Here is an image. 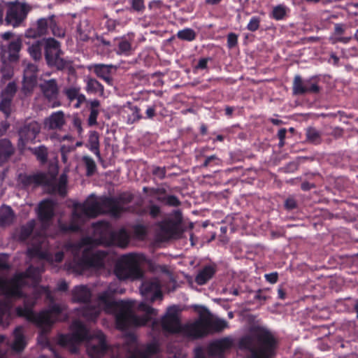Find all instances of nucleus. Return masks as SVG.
Masks as SVG:
<instances>
[{
	"label": "nucleus",
	"instance_id": "f257e3e1",
	"mask_svg": "<svg viewBox=\"0 0 358 358\" xmlns=\"http://www.w3.org/2000/svg\"><path fill=\"white\" fill-rule=\"evenodd\" d=\"M117 292L118 290L109 287L108 291L99 296V307L87 306L83 310V316L89 320H94L100 313L101 306L106 313L115 315L117 327L120 329H124L129 325L143 326L149 321L153 320L157 313L156 309L145 303H141L138 306V310L145 315L143 317L136 316L132 312V308L134 306V301H114L112 299L110 294Z\"/></svg>",
	"mask_w": 358,
	"mask_h": 358
},
{
	"label": "nucleus",
	"instance_id": "f03ea898",
	"mask_svg": "<svg viewBox=\"0 0 358 358\" xmlns=\"http://www.w3.org/2000/svg\"><path fill=\"white\" fill-rule=\"evenodd\" d=\"M122 211V208L115 200L92 195L83 204L74 205L71 224L69 227L61 225V229L64 231H76L79 229L80 224L89 217H94L106 213L117 216Z\"/></svg>",
	"mask_w": 358,
	"mask_h": 358
},
{
	"label": "nucleus",
	"instance_id": "7ed1b4c3",
	"mask_svg": "<svg viewBox=\"0 0 358 358\" xmlns=\"http://www.w3.org/2000/svg\"><path fill=\"white\" fill-rule=\"evenodd\" d=\"M85 340H88L87 353L91 358H100L103 356L106 345L104 336L100 331L90 334L84 325L75 321L71 327V333L59 337V343L76 352V345Z\"/></svg>",
	"mask_w": 358,
	"mask_h": 358
},
{
	"label": "nucleus",
	"instance_id": "20e7f679",
	"mask_svg": "<svg viewBox=\"0 0 358 358\" xmlns=\"http://www.w3.org/2000/svg\"><path fill=\"white\" fill-rule=\"evenodd\" d=\"M243 348L251 352V358H270L276 345V341L271 332L262 327L251 330L250 335L241 341Z\"/></svg>",
	"mask_w": 358,
	"mask_h": 358
},
{
	"label": "nucleus",
	"instance_id": "39448f33",
	"mask_svg": "<svg viewBox=\"0 0 358 358\" xmlns=\"http://www.w3.org/2000/svg\"><path fill=\"white\" fill-rule=\"evenodd\" d=\"M227 327L228 324L225 320L213 318L207 310L202 309L199 318L187 324L184 332L188 338H196L208 334L210 330L220 331Z\"/></svg>",
	"mask_w": 358,
	"mask_h": 358
},
{
	"label": "nucleus",
	"instance_id": "423d86ee",
	"mask_svg": "<svg viewBox=\"0 0 358 358\" xmlns=\"http://www.w3.org/2000/svg\"><path fill=\"white\" fill-rule=\"evenodd\" d=\"M40 270L30 267L25 273L16 275L12 280L7 282L0 278V289L2 292L10 296H17L21 294V287L30 281L35 285L39 280Z\"/></svg>",
	"mask_w": 358,
	"mask_h": 358
},
{
	"label": "nucleus",
	"instance_id": "0eeeda50",
	"mask_svg": "<svg viewBox=\"0 0 358 358\" xmlns=\"http://www.w3.org/2000/svg\"><path fill=\"white\" fill-rule=\"evenodd\" d=\"M143 257L136 254H129L122 256L118 261L115 273L120 280H135L142 276L140 265Z\"/></svg>",
	"mask_w": 358,
	"mask_h": 358
},
{
	"label": "nucleus",
	"instance_id": "6e6552de",
	"mask_svg": "<svg viewBox=\"0 0 358 358\" xmlns=\"http://www.w3.org/2000/svg\"><path fill=\"white\" fill-rule=\"evenodd\" d=\"M143 257L136 254H129L122 256L118 261L115 273L120 280H135L142 276L140 265Z\"/></svg>",
	"mask_w": 358,
	"mask_h": 358
},
{
	"label": "nucleus",
	"instance_id": "1a4fd4ad",
	"mask_svg": "<svg viewBox=\"0 0 358 358\" xmlns=\"http://www.w3.org/2000/svg\"><path fill=\"white\" fill-rule=\"evenodd\" d=\"M92 248V239L90 238L83 239L75 248L76 255L78 256L80 253L83 254L81 262L83 268L99 270L104 265L106 255L100 251L90 252Z\"/></svg>",
	"mask_w": 358,
	"mask_h": 358
},
{
	"label": "nucleus",
	"instance_id": "9d476101",
	"mask_svg": "<svg viewBox=\"0 0 358 358\" xmlns=\"http://www.w3.org/2000/svg\"><path fill=\"white\" fill-rule=\"evenodd\" d=\"M62 310V306L53 304L49 310H44L39 314L34 313L29 308H18L17 313L19 315L26 317L28 320L34 322L45 329L59 320V315Z\"/></svg>",
	"mask_w": 358,
	"mask_h": 358
},
{
	"label": "nucleus",
	"instance_id": "9b49d317",
	"mask_svg": "<svg viewBox=\"0 0 358 358\" xmlns=\"http://www.w3.org/2000/svg\"><path fill=\"white\" fill-rule=\"evenodd\" d=\"M192 322H188L184 326H181L178 318V310L176 306H171L168 308L166 314L162 321V328L169 332L180 333L182 336L188 337L185 334V327Z\"/></svg>",
	"mask_w": 358,
	"mask_h": 358
},
{
	"label": "nucleus",
	"instance_id": "f8f14e48",
	"mask_svg": "<svg viewBox=\"0 0 358 358\" xmlns=\"http://www.w3.org/2000/svg\"><path fill=\"white\" fill-rule=\"evenodd\" d=\"M45 59L50 66H56L57 69H64L66 62L60 57V49L59 43L53 38H48L45 41Z\"/></svg>",
	"mask_w": 358,
	"mask_h": 358
},
{
	"label": "nucleus",
	"instance_id": "ddd939ff",
	"mask_svg": "<svg viewBox=\"0 0 358 358\" xmlns=\"http://www.w3.org/2000/svg\"><path fill=\"white\" fill-rule=\"evenodd\" d=\"M6 22L13 27L18 26L27 16L29 10L28 6L22 3H7Z\"/></svg>",
	"mask_w": 358,
	"mask_h": 358
},
{
	"label": "nucleus",
	"instance_id": "4468645a",
	"mask_svg": "<svg viewBox=\"0 0 358 358\" xmlns=\"http://www.w3.org/2000/svg\"><path fill=\"white\" fill-rule=\"evenodd\" d=\"M40 129V124L35 121L25 124L19 130V148L21 150L25 149L28 144L32 143L36 136L39 134Z\"/></svg>",
	"mask_w": 358,
	"mask_h": 358
},
{
	"label": "nucleus",
	"instance_id": "2eb2a0df",
	"mask_svg": "<svg viewBox=\"0 0 358 358\" xmlns=\"http://www.w3.org/2000/svg\"><path fill=\"white\" fill-rule=\"evenodd\" d=\"M140 292L142 296L148 301H154L162 299L161 283L157 278L144 281Z\"/></svg>",
	"mask_w": 358,
	"mask_h": 358
},
{
	"label": "nucleus",
	"instance_id": "dca6fc26",
	"mask_svg": "<svg viewBox=\"0 0 358 358\" xmlns=\"http://www.w3.org/2000/svg\"><path fill=\"white\" fill-rule=\"evenodd\" d=\"M130 348L134 350V352L129 355V358H148L149 355L157 351L158 346L156 343H151L146 348L143 349L138 348L136 342L134 341ZM185 357V355L182 352H178L174 355V358H184Z\"/></svg>",
	"mask_w": 358,
	"mask_h": 358
},
{
	"label": "nucleus",
	"instance_id": "f3484780",
	"mask_svg": "<svg viewBox=\"0 0 358 358\" xmlns=\"http://www.w3.org/2000/svg\"><path fill=\"white\" fill-rule=\"evenodd\" d=\"M293 90L295 94L316 93L319 91V87L313 80L303 81L300 76H296L294 80Z\"/></svg>",
	"mask_w": 358,
	"mask_h": 358
},
{
	"label": "nucleus",
	"instance_id": "a211bd4d",
	"mask_svg": "<svg viewBox=\"0 0 358 358\" xmlns=\"http://www.w3.org/2000/svg\"><path fill=\"white\" fill-rule=\"evenodd\" d=\"M15 84L14 83H9L1 93L0 110L3 111L6 115L10 114L11 100L15 94Z\"/></svg>",
	"mask_w": 358,
	"mask_h": 358
},
{
	"label": "nucleus",
	"instance_id": "6ab92c4d",
	"mask_svg": "<svg viewBox=\"0 0 358 358\" xmlns=\"http://www.w3.org/2000/svg\"><path fill=\"white\" fill-rule=\"evenodd\" d=\"M65 123L64 114L61 110L52 113L43 122L45 129H60Z\"/></svg>",
	"mask_w": 358,
	"mask_h": 358
},
{
	"label": "nucleus",
	"instance_id": "aec40b11",
	"mask_svg": "<svg viewBox=\"0 0 358 358\" xmlns=\"http://www.w3.org/2000/svg\"><path fill=\"white\" fill-rule=\"evenodd\" d=\"M231 340L228 338L216 341L210 345L209 353L214 358H223V353L231 346Z\"/></svg>",
	"mask_w": 358,
	"mask_h": 358
},
{
	"label": "nucleus",
	"instance_id": "412c9836",
	"mask_svg": "<svg viewBox=\"0 0 358 358\" xmlns=\"http://www.w3.org/2000/svg\"><path fill=\"white\" fill-rule=\"evenodd\" d=\"M22 47V40L17 38L12 41L8 45L7 49L2 50V57L4 60L15 61L19 57V52Z\"/></svg>",
	"mask_w": 358,
	"mask_h": 358
},
{
	"label": "nucleus",
	"instance_id": "4be33fe9",
	"mask_svg": "<svg viewBox=\"0 0 358 358\" xmlns=\"http://www.w3.org/2000/svg\"><path fill=\"white\" fill-rule=\"evenodd\" d=\"M54 203L50 200L42 201L38 206V214L43 224H45L53 216Z\"/></svg>",
	"mask_w": 358,
	"mask_h": 358
},
{
	"label": "nucleus",
	"instance_id": "5701e85b",
	"mask_svg": "<svg viewBox=\"0 0 358 358\" xmlns=\"http://www.w3.org/2000/svg\"><path fill=\"white\" fill-rule=\"evenodd\" d=\"M37 67L34 64H28L24 72V87L27 90L33 88L36 83V73Z\"/></svg>",
	"mask_w": 358,
	"mask_h": 358
},
{
	"label": "nucleus",
	"instance_id": "b1692460",
	"mask_svg": "<svg viewBox=\"0 0 358 358\" xmlns=\"http://www.w3.org/2000/svg\"><path fill=\"white\" fill-rule=\"evenodd\" d=\"M44 95L48 99H54L58 93V88L55 80L45 81L40 85Z\"/></svg>",
	"mask_w": 358,
	"mask_h": 358
},
{
	"label": "nucleus",
	"instance_id": "393cba45",
	"mask_svg": "<svg viewBox=\"0 0 358 358\" xmlns=\"http://www.w3.org/2000/svg\"><path fill=\"white\" fill-rule=\"evenodd\" d=\"M72 294L73 301L85 302L90 299L91 296V292L87 287L80 285L76 287L73 289Z\"/></svg>",
	"mask_w": 358,
	"mask_h": 358
},
{
	"label": "nucleus",
	"instance_id": "a878e982",
	"mask_svg": "<svg viewBox=\"0 0 358 358\" xmlns=\"http://www.w3.org/2000/svg\"><path fill=\"white\" fill-rule=\"evenodd\" d=\"M65 94L70 101H76V108H79L86 101L85 95L80 93V88L76 87L68 88L65 90Z\"/></svg>",
	"mask_w": 358,
	"mask_h": 358
},
{
	"label": "nucleus",
	"instance_id": "bb28decb",
	"mask_svg": "<svg viewBox=\"0 0 358 358\" xmlns=\"http://www.w3.org/2000/svg\"><path fill=\"white\" fill-rule=\"evenodd\" d=\"M215 272L213 266H206L198 273L195 280L199 285H204L213 276Z\"/></svg>",
	"mask_w": 358,
	"mask_h": 358
},
{
	"label": "nucleus",
	"instance_id": "cd10ccee",
	"mask_svg": "<svg viewBox=\"0 0 358 358\" xmlns=\"http://www.w3.org/2000/svg\"><path fill=\"white\" fill-rule=\"evenodd\" d=\"M14 220V214L11 208L8 206H2L0 208V226L10 224Z\"/></svg>",
	"mask_w": 358,
	"mask_h": 358
},
{
	"label": "nucleus",
	"instance_id": "c85d7f7f",
	"mask_svg": "<svg viewBox=\"0 0 358 358\" xmlns=\"http://www.w3.org/2000/svg\"><path fill=\"white\" fill-rule=\"evenodd\" d=\"M112 66L96 64L93 66L94 73L106 82H110V72Z\"/></svg>",
	"mask_w": 358,
	"mask_h": 358
},
{
	"label": "nucleus",
	"instance_id": "c756f323",
	"mask_svg": "<svg viewBox=\"0 0 358 358\" xmlns=\"http://www.w3.org/2000/svg\"><path fill=\"white\" fill-rule=\"evenodd\" d=\"M13 148L9 141L6 139L0 140V161L10 156Z\"/></svg>",
	"mask_w": 358,
	"mask_h": 358
},
{
	"label": "nucleus",
	"instance_id": "7c9ffc66",
	"mask_svg": "<svg viewBox=\"0 0 358 358\" xmlns=\"http://www.w3.org/2000/svg\"><path fill=\"white\" fill-rule=\"evenodd\" d=\"M15 340L13 343V349L17 351L22 350L25 346V341L22 333V328H16L15 332Z\"/></svg>",
	"mask_w": 358,
	"mask_h": 358
},
{
	"label": "nucleus",
	"instance_id": "2f4dec72",
	"mask_svg": "<svg viewBox=\"0 0 358 358\" xmlns=\"http://www.w3.org/2000/svg\"><path fill=\"white\" fill-rule=\"evenodd\" d=\"M88 147L90 150L94 152L97 156H99V135L96 132H91L89 136Z\"/></svg>",
	"mask_w": 358,
	"mask_h": 358
},
{
	"label": "nucleus",
	"instance_id": "473e14b6",
	"mask_svg": "<svg viewBox=\"0 0 358 358\" xmlns=\"http://www.w3.org/2000/svg\"><path fill=\"white\" fill-rule=\"evenodd\" d=\"M86 90L90 93L103 94V87L94 79H88Z\"/></svg>",
	"mask_w": 358,
	"mask_h": 358
},
{
	"label": "nucleus",
	"instance_id": "72a5a7b5",
	"mask_svg": "<svg viewBox=\"0 0 358 358\" xmlns=\"http://www.w3.org/2000/svg\"><path fill=\"white\" fill-rule=\"evenodd\" d=\"M28 51L33 59L38 60L41 57V42L35 41L28 48Z\"/></svg>",
	"mask_w": 358,
	"mask_h": 358
},
{
	"label": "nucleus",
	"instance_id": "f704fd0d",
	"mask_svg": "<svg viewBox=\"0 0 358 358\" xmlns=\"http://www.w3.org/2000/svg\"><path fill=\"white\" fill-rule=\"evenodd\" d=\"M162 234L163 239L176 238L177 236L176 227L173 224H165L162 227Z\"/></svg>",
	"mask_w": 358,
	"mask_h": 358
},
{
	"label": "nucleus",
	"instance_id": "c9c22d12",
	"mask_svg": "<svg viewBox=\"0 0 358 358\" xmlns=\"http://www.w3.org/2000/svg\"><path fill=\"white\" fill-rule=\"evenodd\" d=\"M66 182L67 176L64 173L59 177L57 184L53 187V191L57 192L59 194L64 195L66 193Z\"/></svg>",
	"mask_w": 358,
	"mask_h": 358
},
{
	"label": "nucleus",
	"instance_id": "e433bc0d",
	"mask_svg": "<svg viewBox=\"0 0 358 358\" xmlns=\"http://www.w3.org/2000/svg\"><path fill=\"white\" fill-rule=\"evenodd\" d=\"M36 29L38 33L41 34V36L45 35L47 31L48 27H50V20L48 18H41L36 22Z\"/></svg>",
	"mask_w": 358,
	"mask_h": 358
},
{
	"label": "nucleus",
	"instance_id": "4c0bfd02",
	"mask_svg": "<svg viewBox=\"0 0 358 358\" xmlns=\"http://www.w3.org/2000/svg\"><path fill=\"white\" fill-rule=\"evenodd\" d=\"M179 38L186 41H192L195 38V33L191 29H185L179 31L177 34Z\"/></svg>",
	"mask_w": 358,
	"mask_h": 358
},
{
	"label": "nucleus",
	"instance_id": "58836bf2",
	"mask_svg": "<svg viewBox=\"0 0 358 358\" xmlns=\"http://www.w3.org/2000/svg\"><path fill=\"white\" fill-rule=\"evenodd\" d=\"M49 20H50V27L52 29V34L55 36H58V37L64 36V34H65L64 30L63 29L59 27L57 25L56 22L54 20V17H50Z\"/></svg>",
	"mask_w": 358,
	"mask_h": 358
},
{
	"label": "nucleus",
	"instance_id": "ea45409f",
	"mask_svg": "<svg viewBox=\"0 0 358 358\" xmlns=\"http://www.w3.org/2000/svg\"><path fill=\"white\" fill-rule=\"evenodd\" d=\"M130 114L128 117V122L133 123L141 118L139 109L137 107H130Z\"/></svg>",
	"mask_w": 358,
	"mask_h": 358
},
{
	"label": "nucleus",
	"instance_id": "a19ab883",
	"mask_svg": "<svg viewBox=\"0 0 358 358\" xmlns=\"http://www.w3.org/2000/svg\"><path fill=\"white\" fill-rule=\"evenodd\" d=\"M286 13V8L282 6H278L273 10V17L276 20L282 19Z\"/></svg>",
	"mask_w": 358,
	"mask_h": 358
},
{
	"label": "nucleus",
	"instance_id": "79ce46f5",
	"mask_svg": "<svg viewBox=\"0 0 358 358\" xmlns=\"http://www.w3.org/2000/svg\"><path fill=\"white\" fill-rule=\"evenodd\" d=\"M131 50V44L129 41L126 40H122L119 42L118 44V51L119 54H125L127 53Z\"/></svg>",
	"mask_w": 358,
	"mask_h": 358
},
{
	"label": "nucleus",
	"instance_id": "37998d69",
	"mask_svg": "<svg viewBox=\"0 0 358 358\" xmlns=\"http://www.w3.org/2000/svg\"><path fill=\"white\" fill-rule=\"evenodd\" d=\"M34 226V221L29 222L27 227L22 228L20 233V238L25 239L30 234Z\"/></svg>",
	"mask_w": 358,
	"mask_h": 358
},
{
	"label": "nucleus",
	"instance_id": "c03bdc74",
	"mask_svg": "<svg viewBox=\"0 0 358 358\" xmlns=\"http://www.w3.org/2000/svg\"><path fill=\"white\" fill-rule=\"evenodd\" d=\"M34 154L40 161L44 162L47 157V150L44 146H41L34 149Z\"/></svg>",
	"mask_w": 358,
	"mask_h": 358
},
{
	"label": "nucleus",
	"instance_id": "a18cd8bd",
	"mask_svg": "<svg viewBox=\"0 0 358 358\" xmlns=\"http://www.w3.org/2000/svg\"><path fill=\"white\" fill-rule=\"evenodd\" d=\"M42 246L34 245L32 248L28 250V252L31 256H38L40 257H45V253L41 251Z\"/></svg>",
	"mask_w": 358,
	"mask_h": 358
},
{
	"label": "nucleus",
	"instance_id": "49530a36",
	"mask_svg": "<svg viewBox=\"0 0 358 358\" xmlns=\"http://www.w3.org/2000/svg\"><path fill=\"white\" fill-rule=\"evenodd\" d=\"M83 161L87 168L88 174H91L95 169L96 165L94 160L89 157H84Z\"/></svg>",
	"mask_w": 358,
	"mask_h": 358
},
{
	"label": "nucleus",
	"instance_id": "de8ad7c7",
	"mask_svg": "<svg viewBox=\"0 0 358 358\" xmlns=\"http://www.w3.org/2000/svg\"><path fill=\"white\" fill-rule=\"evenodd\" d=\"M259 19L257 17H253L251 18L250 22L248 23L247 28L252 31H255L258 29L259 27Z\"/></svg>",
	"mask_w": 358,
	"mask_h": 358
},
{
	"label": "nucleus",
	"instance_id": "09e8293b",
	"mask_svg": "<svg viewBox=\"0 0 358 358\" xmlns=\"http://www.w3.org/2000/svg\"><path fill=\"white\" fill-rule=\"evenodd\" d=\"M307 137L310 141L316 142L319 138V133L315 129L310 128L307 130Z\"/></svg>",
	"mask_w": 358,
	"mask_h": 358
},
{
	"label": "nucleus",
	"instance_id": "8fccbe9b",
	"mask_svg": "<svg viewBox=\"0 0 358 358\" xmlns=\"http://www.w3.org/2000/svg\"><path fill=\"white\" fill-rule=\"evenodd\" d=\"M25 36L27 38H35L41 36V34L38 33V29H36V27H31V28L29 29L28 30H27V31L25 32Z\"/></svg>",
	"mask_w": 358,
	"mask_h": 358
},
{
	"label": "nucleus",
	"instance_id": "3c124183",
	"mask_svg": "<svg viewBox=\"0 0 358 358\" xmlns=\"http://www.w3.org/2000/svg\"><path fill=\"white\" fill-rule=\"evenodd\" d=\"M132 8L137 11H140L144 9L143 0H131Z\"/></svg>",
	"mask_w": 358,
	"mask_h": 358
},
{
	"label": "nucleus",
	"instance_id": "603ef678",
	"mask_svg": "<svg viewBox=\"0 0 358 358\" xmlns=\"http://www.w3.org/2000/svg\"><path fill=\"white\" fill-rule=\"evenodd\" d=\"M99 114V110L95 108L91 109L90 115L89 117V124L90 125L95 124L96 123V118Z\"/></svg>",
	"mask_w": 358,
	"mask_h": 358
},
{
	"label": "nucleus",
	"instance_id": "864d4df0",
	"mask_svg": "<svg viewBox=\"0 0 358 358\" xmlns=\"http://www.w3.org/2000/svg\"><path fill=\"white\" fill-rule=\"evenodd\" d=\"M344 31H345V29L342 24H336L335 28H334V36L333 40L334 41V39L336 37L341 36V34H343Z\"/></svg>",
	"mask_w": 358,
	"mask_h": 358
},
{
	"label": "nucleus",
	"instance_id": "5fc2aeb1",
	"mask_svg": "<svg viewBox=\"0 0 358 358\" xmlns=\"http://www.w3.org/2000/svg\"><path fill=\"white\" fill-rule=\"evenodd\" d=\"M237 43V36L234 34H230L228 35L227 43L229 48H232L236 45Z\"/></svg>",
	"mask_w": 358,
	"mask_h": 358
},
{
	"label": "nucleus",
	"instance_id": "6e6d98bb",
	"mask_svg": "<svg viewBox=\"0 0 358 358\" xmlns=\"http://www.w3.org/2000/svg\"><path fill=\"white\" fill-rule=\"evenodd\" d=\"M265 278L267 281L271 283H275L278 280V274L276 273H272L269 274H266Z\"/></svg>",
	"mask_w": 358,
	"mask_h": 358
},
{
	"label": "nucleus",
	"instance_id": "4d7b16f0",
	"mask_svg": "<svg viewBox=\"0 0 358 358\" xmlns=\"http://www.w3.org/2000/svg\"><path fill=\"white\" fill-rule=\"evenodd\" d=\"M152 173L155 176L162 178L165 175V171L163 168L156 167L153 169Z\"/></svg>",
	"mask_w": 358,
	"mask_h": 358
},
{
	"label": "nucleus",
	"instance_id": "13d9d810",
	"mask_svg": "<svg viewBox=\"0 0 358 358\" xmlns=\"http://www.w3.org/2000/svg\"><path fill=\"white\" fill-rule=\"evenodd\" d=\"M160 212L159 208L157 206H151L150 208V213L152 217H156Z\"/></svg>",
	"mask_w": 358,
	"mask_h": 358
},
{
	"label": "nucleus",
	"instance_id": "bf43d9fd",
	"mask_svg": "<svg viewBox=\"0 0 358 358\" xmlns=\"http://www.w3.org/2000/svg\"><path fill=\"white\" fill-rule=\"evenodd\" d=\"M285 134H286V130L285 129H280L278 133V136L280 140V146H282L284 144L283 140L285 137Z\"/></svg>",
	"mask_w": 358,
	"mask_h": 358
},
{
	"label": "nucleus",
	"instance_id": "052dcab7",
	"mask_svg": "<svg viewBox=\"0 0 358 358\" xmlns=\"http://www.w3.org/2000/svg\"><path fill=\"white\" fill-rule=\"evenodd\" d=\"M352 37L351 36H348V37H342L341 36H339V37H336L334 41V43H336V42H341V43H348L350 40H351Z\"/></svg>",
	"mask_w": 358,
	"mask_h": 358
},
{
	"label": "nucleus",
	"instance_id": "680f3d73",
	"mask_svg": "<svg viewBox=\"0 0 358 358\" xmlns=\"http://www.w3.org/2000/svg\"><path fill=\"white\" fill-rule=\"evenodd\" d=\"M285 206L289 209H292L296 206V202L293 199H288L285 201Z\"/></svg>",
	"mask_w": 358,
	"mask_h": 358
},
{
	"label": "nucleus",
	"instance_id": "e2e57ef3",
	"mask_svg": "<svg viewBox=\"0 0 358 358\" xmlns=\"http://www.w3.org/2000/svg\"><path fill=\"white\" fill-rule=\"evenodd\" d=\"M72 148H71V147H68V148H66L65 146L62 147L61 151H62V159L64 162H66L67 160V158L66 156V152L70 151Z\"/></svg>",
	"mask_w": 358,
	"mask_h": 358
},
{
	"label": "nucleus",
	"instance_id": "0e129e2a",
	"mask_svg": "<svg viewBox=\"0 0 358 358\" xmlns=\"http://www.w3.org/2000/svg\"><path fill=\"white\" fill-rule=\"evenodd\" d=\"M194 358H205L204 352L201 348H196L195 350Z\"/></svg>",
	"mask_w": 358,
	"mask_h": 358
},
{
	"label": "nucleus",
	"instance_id": "69168bd1",
	"mask_svg": "<svg viewBox=\"0 0 358 358\" xmlns=\"http://www.w3.org/2000/svg\"><path fill=\"white\" fill-rule=\"evenodd\" d=\"M73 124L77 128L78 132L79 134H81L83 129H82V127H81V122H80V120L78 118H75L73 120Z\"/></svg>",
	"mask_w": 358,
	"mask_h": 358
},
{
	"label": "nucleus",
	"instance_id": "338daca9",
	"mask_svg": "<svg viewBox=\"0 0 358 358\" xmlns=\"http://www.w3.org/2000/svg\"><path fill=\"white\" fill-rule=\"evenodd\" d=\"M207 62H208L207 59H205V58L201 59L199 60L196 67L199 69H206L207 66Z\"/></svg>",
	"mask_w": 358,
	"mask_h": 358
},
{
	"label": "nucleus",
	"instance_id": "774afa93",
	"mask_svg": "<svg viewBox=\"0 0 358 358\" xmlns=\"http://www.w3.org/2000/svg\"><path fill=\"white\" fill-rule=\"evenodd\" d=\"M146 115L148 118H152L155 115V109L153 107H149L146 110Z\"/></svg>",
	"mask_w": 358,
	"mask_h": 358
}]
</instances>
